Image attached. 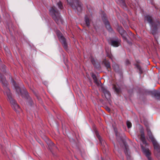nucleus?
<instances>
[{
	"instance_id": "f03ea898",
	"label": "nucleus",
	"mask_w": 160,
	"mask_h": 160,
	"mask_svg": "<svg viewBox=\"0 0 160 160\" xmlns=\"http://www.w3.org/2000/svg\"><path fill=\"white\" fill-rule=\"evenodd\" d=\"M50 12L51 15L57 23L58 24L60 22H62V19L60 17L59 13L56 10L55 7L53 6L50 9Z\"/></svg>"
},
{
	"instance_id": "2eb2a0df",
	"label": "nucleus",
	"mask_w": 160,
	"mask_h": 160,
	"mask_svg": "<svg viewBox=\"0 0 160 160\" xmlns=\"http://www.w3.org/2000/svg\"><path fill=\"white\" fill-rule=\"evenodd\" d=\"M116 135L117 139L118 140L121 141L122 140V138L120 134L117 132H116Z\"/></svg>"
},
{
	"instance_id": "f8f14e48",
	"label": "nucleus",
	"mask_w": 160,
	"mask_h": 160,
	"mask_svg": "<svg viewBox=\"0 0 160 160\" xmlns=\"http://www.w3.org/2000/svg\"><path fill=\"white\" fill-rule=\"evenodd\" d=\"M48 147L51 150V149L55 148L58 149L57 147L55 146V144L51 141H50L48 143Z\"/></svg>"
},
{
	"instance_id": "6ab92c4d",
	"label": "nucleus",
	"mask_w": 160,
	"mask_h": 160,
	"mask_svg": "<svg viewBox=\"0 0 160 160\" xmlns=\"http://www.w3.org/2000/svg\"><path fill=\"white\" fill-rule=\"evenodd\" d=\"M113 88H114L115 91L117 93H119L120 92V89L119 88H118L116 86H114Z\"/></svg>"
},
{
	"instance_id": "2f4dec72",
	"label": "nucleus",
	"mask_w": 160,
	"mask_h": 160,
	"mask_svg": "<svg viewBox=\"0 0 160 160\" xmlns=\"http://www.w3.org/2000/svg\"><path fill=\"white\" fill-rule=\"evenodd\" d=\"M138 68H139V70H140V71H141V68H139V67L138 66Z\"/></svg>"
},
{
	"instance_id": "72a5a7b5",
	"label": "nucleus",
	"mask_w": 160,
	"mask_h": 160,
	"mask_svg": "<svg viewBox=\"0 0 160 160\" xmlns=\"http://www.w3.org/2000/svg\"><path fill=\"white\" fill-rule=\"evenodd\" d=\"M101 158L102 160H104V159H103V158L102 157H101Z\"/></svg>"
},
{
	"instance_id": "f704fd0d",
	"label": "nucleus",
	"mask_w": 160,
	"mask_h": 160,
	"mask_svg": "<svg viewBox=\"0 0 160 160\" xmlns=\"http://www.w3.org/2000/svg\"><path fill=\"white\" fill-rule=\"evenodd\" d=\"M67 2H68V3H69V1H68V0H67Z\"/></svg>"
},
{
	"instance_id": "20e7f679",
	"label": "nucleus",
	"mask_w": 160,
	"mask_h": 160,
	"mask_svg": "<svg viewBox=\"0 0 160 160\" xmlns=\"http://www.w3.org/2000/svg\"><path fill=\"white\" fill-rule=\"evenodd\" d=\"M143 153L148 158V160H153L150 157V152L148 148H145L142 145H141Z\"/></svg>"
},
{
	"instance_id": "c85d7f7f",
	"label": "nucleus",
	"mask_w": 160,
	"mask_h": 160,
	"mask_svg": "<svg viewBox=\"0 0 160 160\" xmlns=\"http://www.w3.org/2000/svg\"><path fill=\"white\" fill-rule=\"evenodd\" d=\"M26 96H27V99H28V100H30L31 99V98L29 97V96L28 95V93H27L26 95Z\"/></svg>"
},
{
	"instance_id": "cd10ccee",
	"label": "nucleus",
	"mask_w": 160,
	"mask_h": 160,
	"mask_svg": "<svg viewBox=\"0 0 160 160\" xmlns=\"http://www.w3.org/2000/svg\"><path fill=\"white\" fill-rule=\"evenodd\" d=\"M5 67H6L5 66L3 65L2 66V69H1V70L3 72H4V70H5Z\"/></svg>"
},
{
	"instance_id": "7ed1b4c3",
	"label": "nucleus",
	"mask_w": 160,
	"mask_h": 160,
	"mask_svg": "<svg viewBox=\"0 0 160 160\" xmlns=\"http://www.w3.org/2000/svg\"><path fill=\"white\" fill-rule=\"evenodd\" d=\"M145 21H147L150 24L152 27L155 29L158 28L160 27V23L158 21H157L152 23V17L149 15H147L145 18Z\"/></svg>"
},
{
	"instance_id": "f257e3e1",
	"label": "nucleus",
	"mask_w": 160,
	"mask_h": 160,
	"mask_svg": "<svg viewBox=\"0 0 160 160\" xmlns=\"http://www.w3.org/2000/svg\"><path fill=\"white\" fill-rule=\"evenodd\" d=\"M148 139L152 143L155 149L154 154L160 160V145L157 142L150 131L148 130Z\"/></svg>"
},
{
	"instance_id": "b1692460",
	"label": "nucleus",
	"mask_w": 160,
	"mask_h": 160,
	"mask_svg": "<svg viewBox=\"0 0 160 160\" xmlns=\"http://www.w3.org/2000/svg\"><path fill=\"white\" fill-rule=\"evenodd\" d=\"M57 5L58 6V8L61 9H62V3H61V2H58V3H57Z\"/></svg>"
},
{
	"instance_id": "5701e85b",
	"label": "nucleus",
	"mask_w": 160,
	"mask_h": 160,
	"mask_svg": "<svg viewBox=\"0 0 160 160\" xmlns=\"http://www.w3.org/2000/svg\"><path fill=\"white\" fill-rule=\"evenodd\" d=\"M105 64L107 69L110 68V64L109 62H105Z\"/></svg>"
},
{
	"instance_id": "9b49d317",
	"label": "nucleus",
	"mask_w": 160,
	"mask_h": 160,
	"mask_svg": "<svg viewBox=\"0 0 160 160\" xmlns=\"http://www.w3.org/2000/svg\"><path fill=\"white\" fill-rule=\"evenodd\" d=\"M124 152L125 153L128 159H129L130 158V156L129 155V152L128 149V146H127L125 144H124Z\"/></svg>"
},
{
	"instance_id": "4468645a",
	"label": "nucleus",
	"mask_w": 160,
	"mask_h": 160,
	"mask_svg": "<svg viewBox=\"0 0 160 160\" xmlns=\"http://www.w3.org/2000/svg\"><path fill=\"white\" fill-rule=\"evenodd\" d=\"M104 23L106 26V28L107 29L110 30L111 29V27L109 23V22L107 20H105L104 21Z\"/></svg>"
},
{
	"instance_id": "c9c22d12",
	"label": "nucleus",
	"mask_w": 160,
	"mask_h": 160,
	"mask_svg": "<svg viewBox=\"0 0 160 160\" xmlns=\"http://www.w3.org/2000/svg\"><path fill=\"white\" fill-rule=\"evenodd\" d=\"M128 63H129V61H128Z\"/></svg>"
},
{
	"instance_id": "1a4fd4ad",
	"label": "nucleus",
	"mask_w": 160,
	"mask_h": 160,
	"mask_svg": "<svg viewBox=\"0 0 160 160\" xmlns=\"http://www.w3.org/2000/svg\"><path fill=\"white\" fill-rule=\"evenodd\" d=\"M141 135V139L143 143L145 144L146 145L147 144L145 140V138L144 135V130L143 129H141L140 130Z\"/></svg>"
},
{
	"instance_id": "7c9ffc66",
	"label": "nucleus",
	"mask_w": 160,
	"mask_h": 160,
	"mask_svg": "<svg viewBox=\"0 0 160 160\" xmlns=\"http://www.w3.org/2000/svg\"><path fill=\"white\" fill-rule=\"evenodd\" d=\"M108 103L111 106H112V101H108Z\"/></svg>"
},
{
	"instance_id": "39448f33",
	"label": "nucleus",
	"mask_w": 160,
	"mask_h": 160,
	"mask_svg": "<svg viewBox=\"0 0 160 160\" xmlns=\"http://www.w3.org/2000/svg\"><path fill=\"white\" fill-rule=\"evenodd\" d=\"M101 90L103 93L102 96H104L107 100L110 99L111 97L110 94L107 89L105 87L102 86Z\"/></svg>"
},
{
	"instance_id": "a211bd4d",
	"label": "nucleus",
	"mask_w": 160,
	"mask_h": 160,
	"mask_svg": "<svg viewBox=\"0 0 160 160\" xmlns=\"http://www.w3.org/2000/svg\"><path fill=\"white\" fill-rule=\"evenodd\" d=\"M92 76L94 80V82L96 84H98V82L96 76L94 74L92 73Z\"/></svg>"
},
{
	"instance_id": "412c9836",
	"label": "nucleus",
	"mask_w": 160,
	"mask_h": 160,
	"mask_svg": "<svg viewBox=\"0 0 160 160\" xmlns=\"http://www.w3.org/2000/svg\"><path fill=\"white\" fill-rule=\"evenodd\" d=\"M127 125L128 128H130L132 127V123L129 121L127 122Z\"/></svg>"
},
{
	"instance_id": "dca6fc26",
	"label": "nucleus",
	"mask_w": 160,
	"mask_h": 160,
	"mask_svg": "<svg viewBox=\"0 0 160 160\" xmlns=\"http://www.w3.org/2000/svg\"><path fill=\"white\" fill-rule=\"evenodd\" d=\"M0 81L2 83H5L6 82V79L1 73H0Z\"/></svg>"
},
{
	"instance_id": "4be33fe9",
	"label": "nucleus",
	"mask_w": 160,
	"mask_h": 160,
	"mask_svg": "<svg viewBox=\"0 0 160 160\" xmlns=\"http://www.w3.org/2000/svg\"><path fill=\"white\" fill-rule=\"evenodd\" d=\"M85 20L87 26L89 27V19L87 18H85Z\"/></svg>"
},
{
	"instance_id": "6e6552de",
	"label": "nucleus",
	"mask_w": 160,
	"mask_h": 160,
	"mask_svg": "<svg viewBox=\"0 0 160 160\" xmlns=\"http://www.w3.org/2000/svg\"><path fill=\"white\" fill-rule=\"evenodd\" d=\"M10 103L11 105V106L14 110L17 112L18 110L20 109V108L19 106L16 102V101H10Z\"/></svg>"
},
{
	"instance_id": "aec40b11",
	"label": "nucleus",
	"mask_w": 160,
	"mask_h": 160,
	"mask_svg": "<svg viewBox=\"0 0 160 160\" xmlns=\"http://www.w3.org/2000/svg\"><path fill=\"white\" fill-rule=\"evenodd\" d=\"M113 69L115 71H117L118 69V66L117 64H114L112 66Z\"/></svg>"
},
{
	"instance_id": "0eeeda50",
	"label": "nucleus",
	"mask_w": 160,
	"mask_h": 160,
	"mask_svg": "<svg viewBox=\"0 0 160 160\" xmlns=\"http://www.w3.org/2000/svg\"><path fill=\"white\" fill-rule=\"evenodd\" d=\"M57 35L59 40L63 45V46L66 48L67 47V44L66 42V40L62 36L61 33L59 32H57Z\"/></svg>"
},
{
	"instance_id": "423d86ee",
	"label": "nucleus",
	"mask_w": 160,
	"mask_h": 160,
	"mask_svg": "<svg viewBox=\"0 0 160 160\" xmlns=\"http://www.w3.org/2000/svg\"><path fill=\"white\" fill-rule=\"evenodd\" d=\"M118 30L119 33L122 36L123 39L125 40H127V37L128 36L126 31H125L122 27H118Z\"/></svg>"
},
{
	"instance_id": "9d476101",
	"label": "nucleus",
	"mask_w": 160,
	"mask_h": 160,
	"mask_svg": "<svg viewBox=\"0 0 160 160\" xmlns=\"http://www.w3.org/2000/svg\"><path fill=\"white\" fill-rule=\"evenodd\" d=\"M96 135L98 138L99 139L101 145L104 147H105L107 145L104 141V140H103L100 137V135L98 133V132H96Z\"/></svg>"
},
{
	"instance_id": "f3484780",
	"label": "nucleus",
	"mask_w": 160,
	"mask_h": 160,
	"mask_svg": "<svg viewBox=\"0 0 160 160\" xmlns=\"http://www.w3.org/2000/svg\"><path fill=\"white\" fill-rule=\"evenodd\" d=\"M7 92L6 93L7 95L8 99H9V100H10V99L11 98V93L9 92L10 90L8 88H7Z\"/></svg>"
},
{
	"instance_id": "a878e982",
	"label": "nucleus",
	"mask_w": 160,
	"mask_h": 160,
	"mask_svg": "<svg viewBox=\"0 0 160 160\" xmlns=\"http://www.w3.org/2000/svg\"><path fill=\"white\" fill-rule=\"evenodd\" d=\"M145 125L147 127V133H148V129H149L150 132L151 131L150 130V129H149V128H148V124H147V123H145ZM152 133V132H151Z\"/></svg>"
},
{
	"instance_id": "393cba45",
	"label": "nucleus",
	"mask_w": 160,
	"mask_h": 160,
	"mask_svg": "<svg viewBox=\"0 0 160 160\" xmlns=\"http://www.w3.org/2000/svg\"><path fill=\"white\" fill-rule=\"evenodd\" d=\"M16 89L17 92L18 93H21V90L20 88L19 87H16Z\"/></svg>"
},
{
	"instance_id": "bb28decb",
	"label": "nucleus",
	"mask_w": 160,
	"mask_h": 160,
	"mask_svg": "<svg viewBox=\"0 0 160 160\" xmlns=\"http://www.w3.org/2000/svg\"><path fill=\"white\" fill-rule=\"evenodd\" d=\"M105 109L107 110L108 111V112L110 111V108H109L108 107L106 106L105 107Z\"/></svg>"
},
{
	"instance_id": "c756f323",
	"label": "nucleus",
	"mask_w": 160,
	"mask_h": 160,
	"mask_svg": "<svg viewBox=\"0 0 160 160\" xmlns=\"http://www.w3.org/2000/svg\"><path fill=\"white\" fill-rule=\"evenodd\" d=\"M91 61L92 62V64L94 65L95 63V62L94 60V59H91Z\"/></svg>"
},
{
	"instance_id": "473e14b6",
	"label": "nucleus",
	"mask_w": 160,
	"mask_h": 160,
	"mask_svg": "<svg viewBox=\"0 0 160 160\" xmlns=\"http://www.w3.org/2000/svg\"><path fill=\"white\" fill-rule=\"evenodd\" d=\"M122 1V4H123V5H124V2H123V1Z\"/></svg>"
},
{
	"instance_id": "ddd939ff",
	"label": "nucleus",
	"mask_w": 160,
	"mask_h": 160,
	"mask_svg": "<svg viewBox=\"0 0 160 160\" xmlns=\"http://www.w3.org/2000/svg\"><path fill=\"white\" fill-rule=\"evenodd\" d=\"M119 41H112L111 42V45L113 46L117 47L119 46Z\"/></svg>"
}]
</instances>
